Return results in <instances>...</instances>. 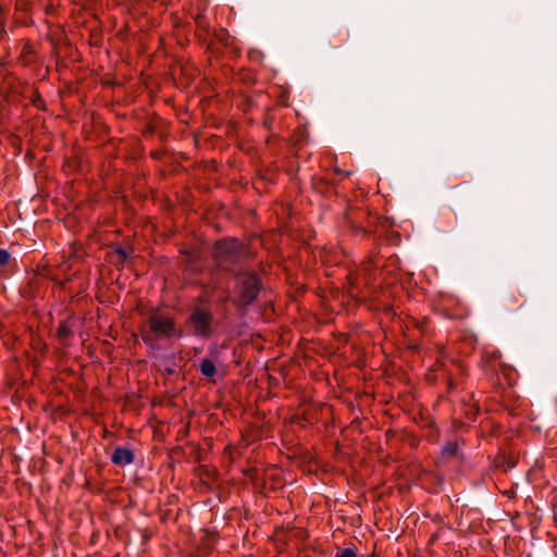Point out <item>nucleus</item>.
<instances>
[{
  "instance_id": "nucleus-3",
  "label": "nucleus",
  "mask_w": 557,
  "mask_h": 557,
  "mask_svg": "<svg viewBox=\"0 0 557 557\" xmlns=\"http://www.w3.org/2000/svg\"><path fill=\"white\" fill-rule=\"evenodd\" d=\"M147 326L140 329L143 342L153 347L158 341L181 338L182 331L177 327L175 318L169 313L152 308L147 317Z\"/></svg>"
},
{
  "instance_id": "nucleus-25",
  "label": "nucleus",
  "mask_w": 557,
  "mask_h": 557,
  "mask_svg": "<svg viewBox=\"0 0 557 557\" xmlns=\"http://www.w3.org/2000/svg\"><path fill=\"white\" fill-rule=\"evenodd\" d=\"M156 129H157L156 125L152 123H149L144 131V136L153 135Z\"/></svg>"
},
{
  "instance_id": "nucleus-11",
  "label": "nucleus",
  "mask_w": 557,
  "mask_h": 557,
  "mask_svg": "<svg viewBox=\"0 0 557 557\" xmlns=\"http://www.w3.org/2000/svg\"><path fill=\"white\" fill-rule=\"evenodd\" d=\"M516 466V459L511 455L499 451L493 459V468L497 470L508 471Z\"/></svg>"
},
{
  "instance_id": "nucleus-6",
  "label": "nucleus",
  "mask_w": 557,
  "mask_h": 557,
  "mask_svg": "<svg viewBox=\"0 0 557 557\" xmlns=\"http://www.w3.org/2000/svg\"><path fill=\"white\" fill-rule=\"evenodd\" d=\"M502 354L497 348L494 347H485L481 351V360L480 368L483 370L485 374L498 372L500 364H504L500 361Z\"/></svg>"
},
{
  "instance_id": "nucleus-26",
  "label": "nucleus",
  "mask_w": 557,
  "mask_h": 557,
  "mask_svg": "<svg viewBox=\"0 0 557 557\" xmlns=\"http://www.w3.org/2000/svg\"><path fill=\"white\" fill-rule=\"evenodd\" d=\"M446 384H447V393H450L451 391H454L456 388V383L450 375L447 376Z\"/></svg>"
},
{
  "instance_id": "nucleus-28",
  "label": "nucleus",
  "mask_w": 557,
  "mask_h": 557,
  "mask_svg": "<svg viewBox=\"0 0 557 557\" xmlns=\"http://www.w3.org/2000/svg\"><path fill=\"white\" fill-rule=\"evenodd\" d=\"M437 539H438L437 533L432 534L430 537V543H434Z\"/></svg>"
},
{
  "instance_id": "nucleus-16",
  "label": "nucleus",
  "mask_w": 557,
  "mask_h": 557,
  "mask_svg": "<svg viewBox=\"0 0 557 557\" xmlns=\"http://www.w3.org/2000/svg\"><path fill=\"white\" fill-rule=\"evenodd\" d=\"M199 371L205 377H213L216 374V367L209 358L201 359L199 363Z\"/></svg>"
},
{
  "instance_id": "nucleus-9",
  "label": "nucleus",
  "mask_w": 557,
  "mask_h": 557,
  "mask_svg": "<svg viewBox=\"0 0 557 557\" xmlns=\"http://www.w3.org/2000/svg\"><path fill=\"white\" fill-rule=\"evenodd\" d=\"M349 40V30L346 27H335L327 35V45L332 49H339Z\"/></svg>"
},
{
  "instance_id": "nucleus-18",
  "label": "nucleus",
  "mask_w": 557,
  "mask_h": 557,
  "mask_svg": "<svg viewBox=\"0 0 557 557\" xmlns=\"http://www.w3.org/2000/svg\"><path fill=\"white\" fill-rule=\"evenodd\" d=\"M459 451V446L457 442L450 441L447 442L442 448V456L445 458L456 457Z\"/></svg>"
},
{
  "instance_id": "nucleus-20",
  "label": "nucleus",
  "mask_w": 557,
  "mask_h": 557,
  "mask_svg": "<svg viewBox=\"0 0 557 557\" xmlns=\"http://www.w3.org/2000/svg\"><path fill=\"white\" fill-rule=\"evenodd\" d=\"M195 23L198 30H202L205 34L208 33L210 25L205 13H198L195 16Z\"/></svg>"
},
{
  "instance_id": "nucleus-14",
  "label": "nucleus",
  "mask_w": 557,
  "mask_h": 557,
  "mask_svg": "<svg viewBox=\"0 0 557 557\" xmlns=\"http://www.w3.org/2000/svg\"><path fill=\"white\" fill-rule=\"evenodd\" d=\"M524 302H520L515 293L510 292L505 294L500 299V306L505 311L512 312L520 309Z\"/></svg>"
},
{
  "instance_id": "nucleus-21",
  "label": "nucleus",
  "mask_w": 557,
  "mask_h": 557,
  "mask_svg": "<svg viewBox=\"0 0 557 557\" xmlns=\"http://www.w3.org/2000/svg\"><path fill=\"white\" fill-rule=\"evenodd\" d=\"M30 102L39 110H46V101L38 91V89H35L30 96Z\"/></svg>"
},
{
  "instance_id": "nucleus-15",
  "label": "nucleus",
  "mask_w": 557,
  "mask_h": 557,
  "mask_svg": "<svg viewBox=\"0 0 557 557\" xmlns=\"http://www.w3.org/2000/svg\"><path fill=\"white\" fill-rule=\"evenodd\" d=\"M55 335L61 345H69V341L73 336V331L67 320L60 321Z\"/></svg>"
},
{
  "instance_id": "nucleus-7",
  "label": "nucleus",
  "mask_w": 557,
  "mask_h": 557,
  "mask_svg": "<svg viewBox=\"0 0 557 557\" xmlns=\"http://www.w3.org/2000/svg\"><path fill=\"white\" fill-rule=\"evenodd\" d=\"M457 225V214L450 208H443L440 210L435 219V227L438 232L448 233Z\"/></svg>"
},
{
  "instance_id": "nucleus-12",
  "label": "nucleus",
  "mask_w": 557,
  "mask_h": 557,
  "mask_svg": "<svg viewBox=\"0 0 557 557\" xmlns=\"http://www.w3.org/2000/svg\"><path fill=\"white\" fill-rule=\"evenodd\" d=\"M520 405V396H516L513 393L506 394L504 398V408L510 416L518 417L521 414Z\"/></svg>"
},
{
  "instance_id": "nucleus-2",
  "label": "nucleus",
  "mask_w": 557,
  "mask_h": 557,
  "mask_svg": "<svg viewBox=\"0 0 557 557\" xmlns=\"http://www.w3.org/2000/svg\"><path fill=\"white\" fill-rule=\"evenodd\" d=\"M211 256L219 270L232 274L244 270L245 263L251 259L249 245L236 237L214 242Z\"/></svg>"
},
{
  "instance_id": "nucleus-19",
  "label": "nucleus",
  "mask_w": 557,
  "mask_h": 557,
  "mask_svg": "<svg viewBox=\"0 0 557 557\" xmlns=\"http://www.w3.org/2000/svg\"><path fill=\"white\" fill-rule=\"evenodd\" d=\"M498 372H500L504 375L505 380L507 381V383L510 387H512L515 385V383H516L515 377H513L515 371L510 366H507L505 363L500 364Z\"/></svg>"
},
{
  "instance_id": "nucleus-29",
  "label": "nucleus",
  "mask_w": 557,
  "mask_h": 557,
  "mask_svg": "<svg viewBox=\"0 0 557 557\" xmlns=\"http://www.w3.org/2000/svg\"><path fill=\"white\" fill-rule=\"evenodd\" d=\"M151 156H152L153 158H158V152H152V153H151Z\"/></svg>"
},
{
  "instance_id": "nucleus-17",
  "label": "nucleus",
  "mask_w": 557,
  "mask_h": 557,
  "mask_svg": "<svg viewBox=\"0 0 557 557\" xmlns=\"http://www.w3.org/2000/svg\"><path fill=\"white\" fill-rule=\"evenodd\" d=\"M275 115L272 108H267L263 115L262 125L268 132L274 131Z\"/></svg>"
},
{
  "instance_id": "nucleus-22",
  "label": "nucleus",
  "mask_w": 557,
  "mask_h": 557,
  "mask_svg": "<svg viewBox=\"0 0 557 557\" xmlns=\"http://www.w3.org/2000/svg\"><path fill=\"white\" fill-rule=\"evenodd\" d=\"M218 541V535L214 532L206 531L205 536L202 539V545H205L208 550H211L213 545Z\"/></svg>"
},
{
  "instance_id": "nucleus-8",
  "label": "nucleus",
  "mask_w": 557,
  "mask_h": 557,
  "mask_svg": "<svg viewBox=\"0 0 557 557\" xmlns=\"http://www.w3.org/2000/svg\"><path fill=\"white\" fill-rule=\"evenodd\" d=\"M135 461V453L132 448L117 446L111 455V462L117 467L124 468Z\"/></svg>"
},
{
  "instance_id": "nucleus-10",
  "label": "nucleus",
  "mask_w": 557,
  "mask_h": 557,
  "mask_svg": "<svg viewBox=\"0 0 557 557\" xmlns=\"http://www.w3.org/2000/svg\"><path fill=\"white\" fill-rule=\"evenodd\" d=\"M111 247L113 248V252L108 253V261L114 264L115 267H123L129 258L131 252H133V248H131V251H127L124 247L120 245H112Z\"/></svg>"
},
{
  "instance_id": "nucleus-24",
  "label": "nucleus",
  "mask_w": 557,
  "mask_h": 557,
  "mask_svg": "<svg viewBox=\"0 0 557 557\" xmlns=\"http://www.w3.org/2000/svg\"><path fill=\"white\" fill-rule=\"evenodd\" d=\"M11 258L10 252L7 249L0 248V267L5 265Z\"/></svg>"
},
{
  "instance_id": "nucleus-5",
  "label": "nucleus",
  "mask_w": 557,
  "mask_h": 557,
  "mask_svg": "<svg viewBox=\"0 0 557 557\" xmlns=\"http://www.w3.org/2000/svg\"><path fill=\"white\" fill-rule=\"evenodd\" d=\"M369 218V213L361 208L349 207L344 213L343 231L347 236L362 240L369 238L373 230L363 222Z\"/></svg>"
},
{
  "instance_id": "nucleus-4",
  "label": "nucleus",
  "mask_w": 557,
  "mask_h": 557,
  "mask_svg": "<svg viewBox=\"0 0 557 557\" xmlns=\"http://www.w3.org/2000/svg\"><path fill=\"white\" fill-rule=\"evenodd\" d=\"M198 304H203V298H197ZM214 313L209 305H195L189 309V314L185 320V326L191 336L209 339L214 334Z\"/></svg>"
},
{
  "instance_id": "nucleus-13",
  "label": "nucleus",
  "mask_w": 557,
  "mask_h": 557,
  "mask_svg": "<svg viewBox=\"0 0 557 557\" xmlns=\"http://www.w3.org/2000/svg\"><path fill=\"white\" fill-rule=\"evenodd\" d=\"M381 268L380 253L376 250L370 252L366 260L362 261V270L368 272L370 276H375V272Z\"/></svg>"
},
{
  "instance_id": "nucleus-27",
  "label": "nucleus",
  "mask_w": 557,
  "mask_h": 557,
  "mask_svg": "<svg viewBox=\"0 0 557 557\" xmlns=\"http://www.w3.org/2000/svg\"><path fill=\"white\" fill-rule=\"evenodd\" d=\"M417 327L424 334L428 329V321L424 319L422 321L417 322Z\"/></svg>"
},
{
  "instance_id": "nucleus-1",
  "label": "nucleus",
  "mask_w": 557,
  "mask_h": 557,
  "mask_svg": "<svg viewBox=\"0 0 557 557\" xmlns=\"http://www.w3.org/2000/svg\"><path fill=\"white\" fill-rule=\"evenodd\" d=\"M264 289L262 276L253 269L237 271L233 276L230 300L239 315L247 314Z\"/></svg>"
},
{
  "instance_id": "nucleus-23",
  "label": "nucleus",
  "mask_w": 557,
  "mask_h": 557,
  "mask_svg": "<svg viewBox=\"0 0 557 557\" xmlns=\"http://www.w3.org/2000/svg\"><path fill=\"white\" fill-rule=\"evenodd\" d=\"M335 557H357V554H356V550L354 548H343V549H339Z\"/></svg>"
}]
</instances>
